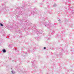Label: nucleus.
I'll return each instance as SVG.
<instances>
[{
  "label": "nucleus",
  "instance_id": "obj_1",
  "mask_svg": "<svg viewBox=\"0 0 74 74\" xmlns=\"http://www.w3.org/2000/svg\"><path fill=\"white\" fill-rule=\"evenodd\" d=\"M2 51H3V52L4 53H5V52H6V51H5V49L3 50Z\"/></svg>",
  "mask_w": 74,
  "mask_h": 74
},
{
  "label": "nucleus",
  "instance_id": "obj_2",
  "mask_svg": "<svg viewBox=\"0 0 74 74\" xmlns=\"http://www.w3.org/2000/svg\"><path fill=\"white\" fill-rule=\"evenodd\" d=\"M0 25L1 26H3V24L0 23Z\"/></svg>",
  "mask_w": 74,
  "mask_h": 74
},
{
  "label": "nucleus",
  "instance_id": "obj_3",
  "mask_svg": "<svg viewBox=\"0 0 74 74\" xmlns=\"http://www.w3.org/2000/svg\"><path fill=\"white\" fill-rule=\"evenodd\" d=\"M44 49H46V47H44Z\"/></svg>",
  "mask_w": 74,
  "mask_h": 74
}]
</instances>
